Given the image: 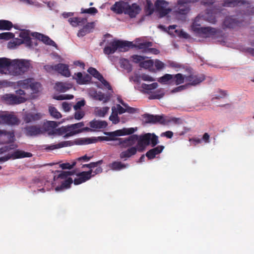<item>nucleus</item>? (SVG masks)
Listing matches in <instances>:
<instances>
[{
	"label": "nucleus",
	"mask_w": 254,
	"mask_h": 254,
	"mask_svg": "<svg viewBox=\"0 0 254 254\" xmlns=\"http://www.w3.org/2000/svg\"><path fill=\"white\" fill-rule=\"evenodd\" d=\"M94 27L95 23L94 22L87 23L82 28L78 31L77 33V36L79 37H82L86 34L92 32Z\"/></svg>",
	"instance_id": "nucleus-20"
},
{
	"label": "nucleus",
	"mask_w": 254,
	"mask_h": 254,
	"mask_svg": "<svg viewBox=\"0 0 254 254\" xmlns=\"http://www.w3.org/2000/svg\"><path fill=\"white\" fill-rule=\"evenodd\" d=\"M40 85V84L38 82H32L30 88H31L33 92H37L39 91Z\"/></svg>",
	"instance_id": "nucleus-59"
},
{
	"label": "nucleus",
	"mask_w": 254,
	"mask_h": 254,
	"mask_svg": "<svg viewBox=\"0 0 254 254\" xmlns=\"http://www.w3.org/2000/svg\"><path fill=\"white\" fill-rule=\"evenodd\" d=\"M85 102L84 100L78 101L75 105H74V109L75 110L80 109L82 107L85 105Z\"/></svg>",
	"instance_id": "nucleus-61"
},
{
	"label": "nucleus",
	"mask_w": 254,
	"mask_h": 254,
	"mask_svg": "<svg viewBox=\"0 0 254 254\" xmlns=\"http://www.w3.org/2000/svg\"><path fill=\"white\" fill-rule=\"evenodd\" d=\"M241 23L234 16L226 17L223 23V28H234L240 26Z\"/></svg>",
	"instance_id": "nucleus-17"
},
{
	"label": "nucleus",
	"mask_w": 254,
	"mask_h": 254,
	"mask_svg": "<svg viewBox=\"0 0 254 254\" xmlns=\"http://www.w3.org/2000/svg\"><path fill=\"white\" fill-rule=\"evenodd\" d=\"M155 66L158 69L160 70L164 67V64L159 60H156L155 62Z\"/></svg>",
	"instance_id": "nucleus-64"
},
{
	"label": "nucleus",
	"mask_w": 254,
	"mask_h": 254,
	"mask_svg": "<svg viewBox=\"0 0 254 254\" xmlns=\"http://www.w3.org/2000/svg\"><path fill=\"white\" fill-rule=\"evenodd\" d=\"M75 75L76 76L74 78L76 79V82L79 84H84L88 81V79H86V77H83L81 72H78L75 73Z\"/></svg>",
	"instance_id": "nucleus-44"
},
{
	"label": "nucleus",
	"mask_w": 254,
	"mask_h": 254,
	"mask_svg": "<svg viewBox=\"0 0 254 254\" xmlns=\"http://www.w3.org/2000/svg\"><path fill=\"white\" fill-rule=\"evenodd\" d=\"M141 10L140 6L136 3H133L130 5L128 2H127L125 14L128 15L132 18H135Z\"/></svg>",
	"instance_id": "nucleus-9"
},
{
	"label": "nucleus",
	"mask_w": 254,
	"mask_h": 254,
	"mask_svg": "<svg viewBox=\"0 0 254 254\" xmlns=\"http://www.w3.org/2000/svg\"><path fill=\"white\" fill-rule=\"evenodd\" d=\"M89 124L90 127L94 129L105 128L108 126V124L106 121H99L95 119L90 121Z\"/></svg>",
	"instance_id": "nucleus-25"
},
{
	"label": "nucleus",
	"mask_w": 254,
	"mask_h": 254,
	"mask_svg": "<svg viewBox=\"0 0 254 254\" xmlns=\"http://www.w3.org/2000/svg\"><path fill=\"white\" fill-rule=\"evenodd\" d=\"M144 10L147 15H151L154 11L153 4L150 0H146V4L144 7Z\"/></svg>",
	"instance_id": "nucleus-40"
},
{
	"label": "nucleus",
	"mask_w": 254,
	"mask_h": 254,
	"mask_svg": "<svg viewBox=\"0 0 254 254\" xmlns=\"http://www.w3.org/2000/svg\"><path fill=\"white\" fill-rule=\"evenodd\" d=\"M102 163L103 160H101L96 162H91L89 164H84L82 165V168H83L85 167H87L90 169V170H92V168L97 167L98 165H101Z\"/></svg>",
	"instance_id": "nucleus-50"
},
{
	"label": "nucleus",
	"mask_w": 254,
	"mask_h": 254,
	"mask_svg": "<svg viewBox=\"0 0 254 254\" xmlns=\"http://www.w3.org/2000/svg\"><path fill=\"white\" fill-rule=\"evenodd\" d=\"M185 78L186 81L189 82L187 84L189 87L190 85L195 86L205 80V75L202 74H200V75L190 74L188 76L185 75Z\"/></svg>",
	"instance_id": "nucleus-12"
},
{
	"label": "nucleus",
	"mask_w": 254,
	"mask_h": 254,
	"mask_svg": "<svg viewBox=\"0 0 254 254\" xmlns=\"http://www.w3.org/2000/svg\"><path fill=\"white\" fill-rule=\"evenodd\" d=\"M204 19L211 23H215L216 22V16L212 13L207 12L204 15Z\"/></svg>",
	"instance_id": "nucleus-46"
},
{
	"label": "nucleus",
	"mask_w": 254,
	"mask_h": 254,
	"mask_svg": "<svg viewBox=\"0 0 254 254\" xmlns=\"http://www.w3.org/2000/svg\"><path fill=\"white\" fill-rule=\"evenodd\" d=\"M19 37L22 39L21 43L25 44L27 47H31L32 43L29 33L25 31H22L19 34Z\"/></svg>",
	"instance_id": "nucleus-28"
},
{
	"label": "nucleus",
	"mask_w": 254,
	"mask_h": 254,
	"mask_svg": "<svg viewBox=\"0 0 254 254\" xmlns=\"http://www.w3.org/2000/svg\"><path fill=\"white\" fill-rule=\"evenodd\" d=\"M33 81L32 78H27L24 80H20L17 82V85L23 89H28Z\"/></svg>",
	"instance_id": "nucleus-33"
},
{
	"label": "nucleus",
	"mask_w": 254,
	"mask_h": 254,
	"mask_svg": "<svg viewBox=\"0 0 254 254\" xmlns=\"http://www.w3.org/2000/svg\"><path fill=\"white\" fill-rule=\"evenodd\" d=\"M14 36L13 33L11 32H4L0 34V39L9 40Z\"/></svg>",
	"instance_id": "nucleus-53"
},
{
	"label": "nucleus",
	"mask_w": 254,
	"mask_h": 254,
	"mask_svg": "<svg viewBox=\"0 0 254 254\" xmlns=\"http://www.w3.org/2000/svg\"><path fill=\"white\" fill-rule=\"evenodd\" d=\"M3 99L4 101L8 102L10 104H17L25 102L26 99L25 98L17 96L14 94H7L3 96Z\"/></svg>",
	"instance_id": "nucleus-16"
},
{
	"label": "nucleus",
	"mask_w": 254,
	"mask_h": 254,
	"mask_svg": "<svg viewBox=\"0 0 254 254\" xmlns=\"http://www.w3.org/2000/svg\"><path fill=\"white\" fill-rule=\"evenodd\" d=\"M74 171H56L54 176V181L58 180H64L62 182L60 186L56 188L57 191H59L64 189H67L70 188L71 184L73 182L71 178L68 177L69 176L73 175Z\"/></svg>",
	"instance_id": "nucleus-4"
},
{
	"label": "nucleus",
	"mask_w": 254,
	"mask_h": 254,
	"mask_svg": "<svg viewBox=\"0 0 254 254\" xmlns=\"http://www.w3.org/2000/svg\"><path fill=\"white\" fill-rule=\"evenodd\" d=\"M188 84L181 85V86H178L177 87H175V88L172 89L171 91V93H176V92H181L183 90L186 89L187 88H188Z\"/></svg>",
	"instance_id": "nucleus-58"
},
{
	"label": "nucleus",
	"mask_w": 254,
	"mask_h": 254,
	"mask_svg": "<svg viewBox=\"0 0 254 254\" xmlns=\"http://www.w3.org/2000/svg\"><path fill=\"white\" fill-rule=\"evenodd\" d=\"M72 131L77 132V133L82 132V130L80 129L81 127L84 126L83 122L72 124L70 125Z\"/></svg>",
	"instance_id": "nucleus-49"
},
{
	"label": "nucleus",
	"mask_w": 254,
	"mask_h": 254,
	"mask_svg": "<svg viewBox=\"0 0 254 254\" xmlns=\"http://www.w3.org/2000/svg\"><path fill=\"white\" fill-rule=\"evenodd\" d=\"M14 133L13 131H7L0 129V143L7 144L14 142Z\"/></svg>",
	"instance_id": "nucleus-13"
},
{
	"label": "nucleus",
	"mask_w": 254,
	"mask_h": 254,
	"mask_svg": "<svg viewBox=\"0 0 254 254\" xmlns=\"http://www.w3.org/2000/svg\"><path fill=\"white\" fill-rule=\"evenodd\" d=\"M136 130V128H134L133 127L124 128L120 129V130H121L122 136L126 135H132V134H133Z\"/></svg>",
	"instance_id": "nucleus-48"
},
{
	"label": "nucleus",
	"mask_w": 254,
	"mask_h": 254,
	"mask_svg": "<svg viewBox=\"0 0 254 254\" xmlns=\"http://www.w3.org/2000/svg\"><path fill=\"white\" fill-rule=\"evenodd\" d=\"M82 13H88L90 14H95L98 12V10L95 7H90L87 9L81 8Z\"/></svg>",
	"instance_id": "nucleus-54"
},
{
	"label": "nucleus",
	"mask_w": 254,
	"mask_h": 254,
	"mask_svg": "<svg viewBox=\"0 0 254 254\" xmlns=\"http://www.w3.org/2000/svg\"><path fill=\"white\" fill-rule=\"evenodd\" d=\"M188 4L189 1L187 0H179L177 2V9L175 12L177 14L186 15L190 10Z\"/></svg>",
	"instance_id": "nucleus-15"
},
{
	"label": "nucleus",
	"mask_w": 254,
	"mask_h": 254,
	"mask_svg": "<svg viewBox=\"0 0 254 254\" xmlns=\"http://www.w3.org/2000/svg\"><path fill=\"white\" fill-rule=\"evenodd\" d=\"M158 87V83L156 82L152 83L150 84H147L146 83H143L142 84V87L146 90H151L156 89Z\"/></svg>",
	"instance_id": "nucleus-52"
},
{
	"label": "nucleus",
	"mask_w": 254,
	"mask_h": 254,
	"mask_svg": "<svg viewBox=\"0 0 254 254\" xmlns=\"http://www.w3.org/2000/svg\"><path fill=\"white\" fill-rule=\"evenodd\" d=\"M12 27L13 24L11 21L0 20V30H9Z\"/></svg>",
	"instance_id": "nucleus-36"
},
{
	"label": "nucleus",
	"mask_w": 254,
	"mask_h": 254,
	"mask_svg": "<svg viewBox=\"0 0 254 254\" xmlns=\"http://www.w3.org/2000/svg\"><path fill=\"white\" fill-rule=\"evenodd\" d=\"M11 60L6 58H0V72H2V69L3 68H7L10 71V66L11 64Z\"/></svg>",
	"instance_id": "nucleus-32"
},
{
	"label": "nucleus",
	"mask_w": 254,
	"mask_h": 254,
	"mask_svg": "<svg viewBox=\"0 0 254 254\" xmlns=\"http://www.w3.org/2000/svg\"><path fill=\"white\" fill-rule=\"evenodd\" d=\"M77 17L69 18L68 19V22L73 27H76L78 25Z\"/></svg>",
	"instance_id": "nucleus-63"
},
{
	"label": "nucleus",
	"mask_w": 254,
	"mask_h": 254,
	"mask_svg": "<svg viewBox=\"0 0 254 254\" xmlns=\"http://www.w3.org/2000/svg\"><path fill=\"white\" fill-rule=\"evenodd\" d=\"M128 166L127 164L122 163L120 161H114L109 165V167L113 170L119 171L127 168Z\"/></svg>",
	"instance_id": "nucleus-31"
},
{
	"label": "nucleus",
	"mask_w": 254,
	"mask_h": 254,
	"mask_svg": "<svg viewBox=\"0 0 254 254\" xmlns=\"http://www.w3.org/2000/svg\"><path fill=\"white\" fill-rule=\"evenodd\" d=\"M30 64L25 59H14L11 61L10 73L14 76L21 75L27 71Z\"/></svg>",
	"instance_id": "nucleus-2"
},
{
	"label": "nucleus",
	"mask_w": 254,
	"mask_h": 254,
	"mask_svg": "<svg viewBox=\"0 0 254 254\" xmlns=\"http://www.w3.org/2000/svg\"><path fill=\"white\" fill-rule=\"evenodd\" d=\"M76 161H74L71 164L69 163H62L60 165V166L62 169H71L76 165Z\"/></svg>",
	"instance_id": "nucleus-55"
},
{
	"label": "nucleus",
	"mask_w": 254,
	"mask_h": 254,
	"mask_svg": "<svg viewBox=\"0 0 254 254\" xmlns=\"http://www.w3.org/2000/svg\"><path fill=\"white\" fill-rule=\"evenodd\" d=\"M109 107H105L98 109L96 112V114L100 117H104L109 110Z\"/></svg>",
	"instance_id": "nucleus-51"
},
{
	"label": "nucleus",
	"mask_w": 254,
	"mask_h": 254,
	"mask_svg": "<svg viewBox=\"0 0 254 254\" xmlns=\"http://www.w3.org/2000/svg\"><path fill=\"white\" fill-rule=\"evenodd\" d=\"M45 67L46 69L48 68L49 69L54 70L62 75L66 77H69L71 75L69 66L64 64L59 63L54 65H47Z\"/></svg>",
	"instance_id": "nucleus-8"
},
{
	"label": "nucleus",
	"mask_w": 254,
	"mask_h": 254,
	"mask_svg": "<svg viewBox=\"0 0 254 254\" xmlns=\"http://www.w3.org/2000/svg\"><path fill=\"white\" fill-rule=\"evenodd\" d=\"M168 5L169 2L165 0H156L155 1V10L159 13L160 17L166 16L171 11L172 9L167 7Z\"/></svg>",
	"instance_id": "nucleus-7"
},
{
	"label": "nucleus",
	"mask_w": 254,
	"mask_h": 254,
	"mask_svg": "<svg viewBox=\"0 0 254 254\" xmlns=\"http://www.w3.org/2000/svg\"><path fill=\"white\" fill-rule=\"evenodd\" d=\"M74 96L72 95H60L54 97V99L57 100H63L66 99H71Z\"/></svg>",
	"instance_id": "nucleus-57"
},
{
	"label": "nucleus",
	"mask_w": 254,
	"mask_h": 254,
	"mask_svg": "<svg viewBox=\"0 0 254 254\" xmlns=\"http://www.w3.org/2000/svg\"><path fill=\"white\" fill-rule=\"evenodd\" d=\"M87 71L90 74L93 75L98 80H99V79H100L103 76V75L96 68L94 67H89Z\"/></svg>",
	"instance_id": "nucleus-45"
},
{
	"label": "nucleus",
	"mask_w": 254,
	"mask_h": 254,
	"mask_svg": "<svg viewBox=\"0 0 254 254\" xmlns=\"http://www.w3.org/2000/svg\"><path fill=\"white\" fill-rule=\"evenodd\" d=\"M192 28L199 36L204 38L215 37L221 32L220 29L211 27H198L195 23H193Z\"/></svg>",
	"instance_id": "nucleus-5"
},
{
	"label": "nucleus",
	"mask_w": 254,
	"mask_h": 254,
	"mask_svg": "<svg viewBox=\"0 0 254 254\" xmlns=\"http://www.w3.org/2000/svg\"><path fill=\"white\" fill-rule=\"evenodd\" d=\"M105 134L108 135V136L101 137V140L106 141L114 140L116 141V143L118 142V139L119 138L116 137L122 136L121 130H120V129L112 132H105Z\"/></svg>",
	"instance_id": "nucleus-22"
},
{
	"label": "nucleus",
	"mask_w": 254,
	"mask_h": 254,
	"mask_svg": "<svg viewBox=\"0 0 254 254\" xmlns=\"http://www.w3.org/2000/svg\"><path fill=\"white\" fill-rule=\"evenodd\" d=\"M42 114L40 113H29L25 115L23 117L24 122L25 123L34 122L41 119Z\"/></svg>",
	"instance_id": "nucleus-23"
},
{
	"label": "nucleus",
	"mask_w": 254,
	"mask_h": 254,
	"mask_svg": "<svg viewBox=\"0 0 254 254\" xmlns=\"http://www.w3.org/2000/svg\"><path fill=\"white\" fill-rule=\"evenodd\" d=\"M144 118L146 119V122L149 123L155 124L159 123L161 124H164L166 120L163 115H153L149 114H144Z\"/></svg>",
	"instance_id": "nucleus-18"
},
{
	"label": "nucleus",
	"mask_w": 254,
	"mask_h": 254,
	"mask_svg": "<svg viewBox=\"0 0 254 254\" xmlns=\"http://www.w3.org/2000/svg\"><path fill=\"white\" fill-rule=\"evenodd\" d=\"M153 65V62L151 60H148L146 61H142L139 64V66L141 68H144L147 69L151 67Z\"/></svg>",
	"instance_id": "nucleus-47"
},
{
	"label": "nucleus",
	"mask_w": 254,
	"mask_h": 254,
	"mask_svg": "<svg viewBox=\"0 0 254 254\" xmlns=\"http://www.w3.org/2000/svg\"><path fill=\"white\" fill-rule=\"evenodd\" d=\"M97 141L95 137L92 138H83L77 140L76 142V144L79 145L82 144H89L93 143L96 142Z\"/></svg>",
	"instance_id": "nucleus-35"
},
{
	"label": "nucleus",
	"mask_w": 254,
	"mask_h": 254,
	"mask_svg": "<svg viewBox=\"0 0 254 254\" xmlns=\"http://www.w3.org/2000/svg\"><path fill=\"white\" fill-rule=\"evenodd\" d=\"M158 143V136L153 133H146L139 136L132 134L127 137L119 138L115 144L120 145L122 148L128 147L120 154V158L126 160L127 158L136 154L137 151L142 152L147 146L150 145L154 147Z\"/></svg>",
	"instance_id": "nucleus-1"
},
{
	"label": "nucleus",
	"mask_w": 254,
	"mask_h": 254,
	"mask_svg": "<svg viewBox=\"0 0 254 254\" xmlns=\"http://www.w3.org/2000/svg\"><path fill=\"white\" fill-rule=\"evenodd\" d=\"M152 45L153 43L151 42H145L139 43L137 47L139 49L143 50L144 52L146 53L149 47H152Z\"/></svg>",
	"instance_id": "nucleus-42"
},
{
	"label": "nucleus",
	"mask_w": 254,
	"mask_h": 254,
	"mask_svg": "<svg viewBox=\"0 0 254 254\" xmlns=\"http://www.w3.org/2000/svg\"><path fill=\"white\" fill-rule=\"evenodd\" d=\"M57 131L59 134L62 135L65 134L64 136V138H67L69 136H72L74 134H77V132L72 131L71 126H63L57 129Z\"/></svg>",
	"instance_id": "nucleus-24"
},
{
	"label": "nucleus",
	"mask_w": 254,
	"mask_h": 254,
	"mask_svg": "<svg viewBox=\"0 0 254 254\" xmlns=\"http://www.w3.org/2000/svg\"><path fill=\"white\" fill-rule=\"evenodd\" d=\"M71 87V84L66 82H58L55 84V89L60 92H65Z\"/></svg>",
	"instance_id": "nucleus-27"
},
{
	"label": "nucleus",
	"mask_w": 254,
	"mask_h": 254,
	"mask_svg": "<svg viewBox=\"0 0 254 254\" xmlns=\"http://www.w3.org/2000/svg\"><path fill=\"white\" fill-rule=\"evenodd\" d=\"M32 154L30 152H26L22 150H16L13 153L15 158H22L32 157Z\"/></svg>",
	"instance_id": "nucleus-37"
},
{
	"label": "nucleus",
	"mask_w": 254,
	"mask_h": 254,
	"mask_svg": "<svg viewBox=\"0 0 254 254\" xmlns=\"http://www.w3.org/2000/svg\"><path fill=\"white\" fill-rule=\"evenodd\" d=\"M0 124L9 126L18 125L20 120L13 112H0Z\"/></svg>",
	"instance_id": "nucleus-6"
},
{
	"label": "nucleus",
	"mask_w": 254,
	"mask_h": 254,
	"mask_svg": "<svg viewBox=\"0 0 254 254\" xmlns=\"http://www.w3.org/2000/svg\"><path fill=\"white\" fill-rule=\"evenodd\" d=\"M131 58L132 59V62L133 63H136V64H137V63L140 64V62H142V61L145 60L144 57L137 55H132L131 57Z\"/></svg>",
	"instance_id": "nucleus-56"
},
{
	"label": "nucleus",
	"mask_w": 254,
	"mask_h": 254,
	"mask_svg": "<svg viewBox=\"0 0 254 254\" xmlns=\"http://www.w3.org/2000/svg\"><path fill=\"white\" fill-rule=\"evenodd\" d=\"M158 81L163 84H173V74H165L160 77Z\"/></svg>",
	"instance_id": "nucleus-30"
},
{
	"label": "nucleus",
	"mask_w": 254,
	"mask_h": 254,
	"mask_svg": "<svg viewBox=\"0 0 254 254\" xmlns=\"http://www.w3.org/2000/svg\"><path fill=\"white\" fill-rule=\"evenodd\" d=\"M112 113L109 117V120L112 122L113 124H117L119 123L120 119L118 116V113L116 110L115 107L112 108Z\"/></svg>",
	"instance_id": "nucleus-39"
},
{
	"label": "nucleus",
	"mask_w": 254,
	"mask_h": 254,
	"mask_svg": "<svg viewBox=\"0 0 254 254\" xmlns=\"http://www.w3.org/2000/svg\"><path fill=\"white\" fill-rule=\"evenodd\" d=\"M186 81L185 76L181 73H177L173 75V84L179 85L183 83Z\"/></svg>",
	"instance_id": "nucleus-38"
},
{
	"label": "nucleus",
	"mask_w": 254,
	"mask_h": 254,
	"mask_svg": "<svg viewBox=\"0 0 254 254\" xmlns=\"http://www.w3.org/2000/svg\"><path fill=\"white\" fill-rule=\"evenodd\" d=\"M73 144L74 143L72 141H64L56 144L44 145H43L42 147L43 149L45 150L47 152H49L56 149L70 146Z\"/></svg>",
	"instance_id": "nucleus-14"
},
{
	"label": "nucleus",
	"mask_w": 254,
	"mask_h": 254,
	"mask_svg": "<svg viewBox=\"0 0 254 254\" xmlns=\"http://www.w3.org/2000/svg\"><path fill=\"white\" fill-rule=\"evenodd\" d=\"M84 112L83 111H76L74 113V118L76 120H80L84 117Z\"/></svg>",
	"instance_id": "nucleus-62"
},
{
	"label": "nucleus",
	"mask_w": 254,
	"mask_h": 254,
	"mask_svg": "<svg viewBox=\"0 0 254 254\" xmlns=\"http://www.w3.org/2000/svg\"><path fill=\"white\" fill-rule=\"evenodd\" d=\"M94 99L103 101V103H107L111 98V95L109 94H105L101 92H96L94 96Z\"/></svg>",
	"instance_id": "nucleus-29"
},
{
	"label": "nucleus",
	"mask_w": 254,
	"mask_h": 254,
	"mask_svg": "<svg viewBox=\"0 0 254 254\" xmlns=\"http://www.w3.org/2000/svg\"><path fill=\"white\" fill-rule=\"evenodd\" d=\"M23 130L24 133L29 136H36L44 132V129L37 126H27Z\"/></svg>",
	"instance_id": "nucleus-11"
},
{
	"label": "nucleus",
	"mask_w": 254,
	"mask_h": 254,
	"mask_svg": "<svg viewBox=\"0 0 254 254\" xmlns=\"http://www.w3.org/2000/svg\"><path fill=\"white\" fill-rule=\"evenodd\" d=\"M244 4V1L238 0H226L224 1L223 6L232 7Z\"/></svg>",
	"instance_id": "nucleus-34"
},
{
	"label": "nucleus",
	"mask_w": 254,
	"mask_h": 254,
	"mask_svg": "<svg viewBox=\"0 0 254 254\" xmlns=\"http://www.w3.org/2000/svg\"><path fill=\"white\" fill-rule=\"evenodd\" d=\"M127 2L123 0L116 1L111 6V10L116 14H120L123 13L125 14Z\"/></svg>",
	"instance_id": "nucleus-19"
},
{
	"label": "nucleus",
	"mask_w": 254,
	"mask_h": 254,
	"mask_svg": "<svg viewBox=\"0 0 254 254\" xmlns=\"http://www.w3.org/2000/svg\"><path fill=\"white\" fill-rule=\"evenodd\" d=\"M133 46L131 42L115 40L110 42L109 46H105L103 52L106 55H110L114 53L117 50L120 52L127 51Z\"/></svg>",
	"instance_id": "nucleus-3"
},
{
	"label": "nucleus",
	"mask_w": 254,
	"mask_h": 254,
	"mask_svg": "<svg viewBox=\"0 0 254 254\" xmlns=\"http://www.w3.org/2000/svg\"><path fill=\"white\" fill-rule=\"evenodd\" d=\"M58 124L57 122L55 121H48L44 125V131L53 129L55 128L58 126Z\"/></svg>",
	"instance_id": "nucleus-41"
},
{
	"label": "nucleus",
	"mask_w": 254,
	"mask_h": 254,
	"mask_svg": "<svg viewBox=\"0 0 254 254\" xmlns=\"http://www.w3.org/2000/svg\"><path fill=\"white\" fill-rule=\"evenodd\" d=\"M49 111L50 115L54 118L58 119L62 117L61 114L54 107L50 106L49 108Z\"/></svg>",
	"instance_id": "nucleus-43"
},
{
	"label": "nucleus",
	"mask_w": 254,
	"mask_h": 254,
	"mask_svg": "<svg viewBox=\"0 0 254 254\" xmlns=\"http://www.w3.org/2000/svg\"><path fill=\"white\" fill-rule=\"evenodd\" d=\"M92 170H89L88 171H83L77 174V178L74 179V184L78 185L90 180L92 178Z\"/></svg>",
	"instance_id": "nucleus-10"
},
{
	"label": "nucleus",
	"mask_w": 254,
	"mask_h": 254,
	"mask_svg": "<svg viewBox=\"0 0 254 254\" xmlns=\"http://www.w3.org/2000/svg\"><path fill=\"white\" fill-rule=\"evenodd\" d=\"M126 108V112H127L129 114H134L135 113H138L139 111V109L138 108H135L133 107H131L128 106L127 105V106Z\"/></svg>",
	"instance_id": "nucleus-60"
},
{
	"label": "nucleus",
	"mask_w": 254,
	"mask_h": 254,
	"mask_svg": "<svg viewBox=\"0 0 254 254\" xmlns=\"http://www.w3.org/2000/svg\"><path fill=\"white\" fill-rule=\"evenodd\" d=\"M35 37L37 39L42 41L46 45L53 46H56V43L46 35L39 33H36Z\"/></svg>",
	"instance_id": "nucleus-26"
},
{
	"label": "nucleus",
	"mask_w": 254,
	"mask_h": 254,
	"mask_svg": "<svg viewBox=\"0 0 254 254\" xmlns=\"http://www.w3.org/2000/svg\"><path fill=\"white\" fill-rule=\"evenodd\" d=\"M164 148L163 145H158L156 147L150 149L146 153V156L149 160H151L155 158L156 155L161 153Z\"/></svg>",
	"instance_id": "nucleus-21"
}]
</instances>
